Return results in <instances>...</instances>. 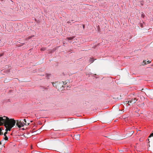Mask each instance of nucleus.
Here are the masks:
<instances>
[{
  "label": "nucleus",
  "instance_id": "obj_25",
  "mask_svg": "<svg viewBox=\"0 0 153 153\" xmlns=\"http://www.w3.org/2000/svg\"><path fill=\"white\" fill-rule=\"evenodd\" d=\"M1 1H3V0H1Z\"/></svg>",
  "mask_w": 153,
  "mask_h": 153
},
{
  "label": "nucleus",
  "instance_id": "obj_18",
  "mask_svg": "<svg viewBox=\"0 0 153 153\" xmlns=\"http://www.w3.org/2000/svg\"><path fill=\"white\" fill-rule=\"evenodd\" d=\"M31 38V37L30 36H29V37H28V38H29V39H30V38Z\"/></svg>",
  "mask_w": 153,
  "mask_h": 153
},
{
  "label": "nucleus",
  "instance_id": "obj_6",
  "mask_svg": "<svg viewBox=\"0 0 153 153\" xmlns=\"http://www.w3.org/2000/svg\"><path fill=\"white\" fill-rule=\"evenodd\" d=\"M94 59L93 58H90L89 59V61L91 62V63L93 62L94 61Z\"/></svg>",
  "mask_w": 153,
  "mask_h": 153
},
{
  "label": "nucleus",
  "instance_id": "obj_5",
  "mask_svg": "<svg viewBox=\"0 0 153 153\" xmlns=\"http://www.w3.org/2000/svg\"><path fill=\"white\" fill-rule=\"evenodd\" d=\"M143 63H144V64H143V65H146L147 64V63H146V62H145V61H143ZM147 64H148V63H149L151 62V61H147Z\"/></svg>",
  "mask_w": 153,
  "mask_h": 153
},
{
  "label": "nucleus",
  "instance_id": "obj_1",
  "mask_svg": "<svg viewBox=\"0 0 153 153\" xmlns=\"http://www.w3.org/2000/svg\"><path fill=\"white\" fill-rule=\"evenodd\" d=\"M16 121L13 119H9L7 117L4 116L0 117V126L4 125L6 128V131H10L11 129L15 126Z\"/></svg>",
  "mask_w": 153,
  "mask_h": 153
},
{
  "label": "nucleus",
  "instance_id": "obj_10",
  "mask_svg": "<svg viewBox=\"0 0 153 153\" xmlns=\"http://www.w3.org/2000/svg\"><path fill=\"white\" fill-rule=\"evenodd\" d=\"M153 137V133H151L149 137V138Z\"/></svg>",
  "mask_w": 153,
  "mask_h": 153
},
{
  "label": "nucleus",
  "instance_id": "obj_15",
  "mask_svg": "<svg viewBox=\"0 0 153 153\" xmlns=\"http://www.w3.org/2000/svg\"><path fill=\"white\" fill-rule=\"evenodd\" d=\"M7 134V132H5V133H4V136H6V134Z\"/></svg>",
  "mask_w": 153,
  "mask_h": 153
},
{
  "label": "nucleus",
  "instance_id": "obj_19",
  "mask_svg": "<svg viewBox=\"0 0 153 153\" xmlns=\"http://www.w3.org/2000/svg\"><path fill=\"white\" fill-rule=\"evenodd\" d=\"M1 141H0V144H1Z\"/></svg>",
  "mask_w": 153,
  "mask_h": 153
},
{
  "label": "nucleus",
  "instance_id": "obj_12",
  "mask_svg": "<svg viewBox=\"0 0 153 153\" xmlns=\"http://www.w3.org/2000/svg\"><path fill=\"white\" fill-rule=\"evenodd\" d=\"M4 53H2L0 54V57L3 56L4 55Z\"/></svg>",
  "mask_w": 153,
  "mask_h": 153
},
{
  "label": "nucleus",
  "instance_id": "obj_24",
  "mask_svg": "<svg viewBox=\"0 0 153 153\" xmlns=\"http://www.w3.org/2000/svg\"><path fill=\"white\" fill-rule=\"evenodd\" d=\"M120 152H121L122 151L121 150H120Z\"/></svg>",
  "mask_w": 153,
  "mask_h": 153
},
{
  "label": "nucleus",
  "instance_id": "obj_3",
  "mask_svg": "<svg viewBox=\"0 0 153 153\" xmlns=\"http://www.w3.org/2000/svg\"><path fill=\"white\" fill-rule=\"evenodd\" d=\"M24 125H26V124L24 123L23 122L18 121L16 123V125L19 128L24 126Z\"/></svg>",
  "mask_w": 153,
  "mask_h": 153
},
{
  "label": "nucleus",
  "instance_id": "obj_9",
  "mask_svg": "<svg viewBox=\"0 0 153 153\" xmlns=\"http://www.w3.org/2000/svg\"><path fill=\"white\" fill-rule=\"evenodd\" d=\"M4 139L5 140H8V137L6 136H4Z\"/></svg>",
  "mask_w": 153,
  "mask_h": 153
},
{
  "label": "nucleus",
  "instance_id": "obj_23",
  "mask_svg": "<svg viewBox=\"0 0 153 153\" xmlns=\"http://www.w3.org/2000/svg\"><path fill=\"white\" fill-rule=\"evenodd\" d=\"M120 152H121L122 151L121 150H120Z\"/></svg>",
  "mask_w": 153,
  "mask_h": 153
},
{
  "label": "nucleus",
  "instance_id": "obj_21",
  "mask_svg": "<svg viewBox=\"0 0 153 153\" xmlns=\"http://www.w3.org/2000/svg\"><path fill=\"white\" fill-rule=\"evenodd\" d=\"M53 86H54V85H53Z\"/></svg>",
  "mask_w": 153,
  "mask_h": 153
},
{
  "label": "nucleus",
  "instance_id": "obj_8",
  "mask_svg": "<svg viewBox=\"0 0 153 153\" xmlns=\"http://www.w3.org/2000/svg\"><path fill=\"white\" fill-rule=\"evenodd\" d=\"M73 37H67V39L69 40H71L73 39Z\"/></svg>",
  "mask_w": 153,
  "mask_h": 153
},
{
  "label": "nucleus",
  "instance_id": "obj_4",
  "mask_svg": "<svg viewBox=\"0 0 153 153\" xmlns=\"http://www.w3.org/2000/svg\"><path fill=\"white\" fill-rule=\"evenodd\" d=\"M75 138L77 140H79L80 137V135L79 134H77L74 136Z\"/></svg>",
  "mask_w": 153,
  "mask_h": 153
},
{
  "label": "nucleus",
  "instance_id": "obj_7",
  "mask_svg": "<svg viewBox=\"0 0 153 153\" xmlns=\"http://www.w3.org/2000/svg\"><path fill=\"white\" fill-rule=\"evenodd\" d=\"M45 76L48 79L49 78V76H50V74H46L45 75Z\"/></svg>",
  "mask_w": 153,
  "mask_h": 153
},
{
  "label": "nucleus",
  "instance_id": "obj_16",
  "mask_svg": "<svg viewBox=\"0 0 153 153\" xmlns=\"http://www.w3.org/2000/svg\"><path fill=\"white\" fill-rule=\"evenodd\" d=\"M62 83H63V84H64V85H65V84H67V83H65V82H62Z\"/></svg>",
  "mask_w": 153,
  "mask_h": 153
},
{
  "label": "nucleus",
  "instance_id": "obj_20",
  "mask_svg": "<svg viewBox=\"0 0 153 153\" xmlns=\"http://www.w3.org/2000/svg\"><path fill=\"white\" fill-rule=\"evenodd\" d=\"M53 86H54V85H53Z\"/></svg>",
  "mask_w": 153,
  "mask_h": 153
},
{
  "label": "nucleus",
  "instance_id": "obj_17",
  "mask_svg": "<svg viewBox=\"0 0 153 153\" xmlns=\"http://www.w3.org/2000/svg\"><path fill=\"white\" fill-rule=\"evenodd\" d=\"M144 16V15H143V14H142V17H143Z\"/></svg>",
  "mask_w": 153,
  "mask_h": 153
},
{
  "label": "nucleus",
  "instance_id": "obj_22",
  "mask_svg": "<svg viewBox=\"0 0 153 153\" xmlns=\"http://www.w3.org/2000/svg\"><path fill=\"white\" fill-rule=\"evenodd\" d=\"M32 36H31V37H32Z\"/></svg>",
  "mask_w": 153,
  "mask_h": 153
},
{
  "label": "nucleus",
  "instance_id": "obj_11",
  "mask_svg": "<svg viewBox=\"0 0 153 153\" xmlns=\"http://www.w3.org/2000/svg\"><path fill=\"white\" fill-rule=\"evenodd\" d=\"M46 50V48H42L41 49V51H45V50Z\"/></svg>",
  "mask_w": 153,
  "mask_h": 153
},
{
  "label": "nucleus",
  "instance_id": "obj_13",
  "mask_svg": "<svg viewBox=\"0 0 153 153\" xmlns=\"http://www.w3.org/2000/svg\"><path fill=\"white\" fill-rule=\"evenodd\" d=\"M23 120L25 122V123L26 124V119H24Z\"/></svg>",
  "mask_w": 153,
  "mask_h": 153
},
{
  "label": "nucleus",
  "instance_id": "obj_14",
  "mask_svg": "<svg viewBox=\"0 0 153 153\" xmlns=\"http://www.w3.org/2000/svg\"><path fill=\"white\" fill-rule=\"evenodd\" d=\"M3 134V133L1 131H0V135H2Z\"/></svg>",
  "mask_w": 153,
  "mask_h": 153
},
{
  "label": "nucleus",
  "instance_id": "obj_2",
  "mask_svg": "<svg viewBox=\"0 0 153 153\" xmlns=\"http://www.w3.org/2000/svg\"><path fill=\"white\" fill-rule=\"evenodd\" d=\"M137 100V98H132L130 100L124 102V104H126L127 106L129 105L135 103Z\"/></svg>",
  "mask_w": 153,
  "mask_h": 153
}]
</instances>
